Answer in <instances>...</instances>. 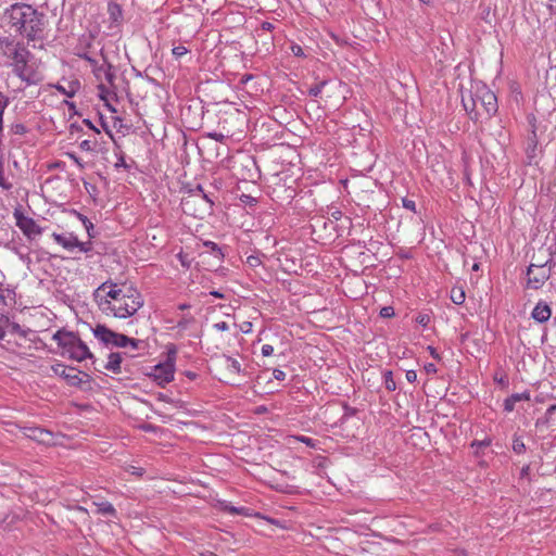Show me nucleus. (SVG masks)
Listing matches in <instances>:
<instances>
[{
    "label": "nucleus",
    "mask_w": 556,
    "mask_h": 556,
    "mask_svg": "<svg viewBox=\"0 0 556 556\" xmlns=\"http://www.w3.org/2000/svg\"><path fill=\"white\" fill-rule=\"evenodd\" d=\"M402 204H403V207H405L406 210H409L412 212H416V203H415V201H413L410 199H407V198H403L402 199Z\"/></svg>",
    "instance_id": "nucleus-37"
},
{
    "label": "nucleus",
    "mask_w": 556,
    "mask_h": 556,
    "mask_svg": "<svg viewBox=\"0 0 556 556\" xmlns=\"http://www.w3.org/2000/svg\"><path fill=\"white\" fill-rule=\"evenodd\" d=\"M185 375H186V377H187L188 379H190V380H195V379L198 378V376H199L197 372H194V371H190V370H187V371L185 372Z\"/></svg>",
    "instance_id": "nucleus-60"
},
{
    "label": "nucleus",
    "mask_w": 556,
    "mask_h": 556,
    "mask_svg": "<svg viewBox=\"0 0 556 556\" xmlns=\"http://www.w3.org/2000/svg\"><path fill=\"white\" fill-rule=\"evenodd\" d=\"M53 239L55 240L56 243H59L60 245H62L64 249L66 250H73L74 248H76V244H77V237L70 232V233H56V232H53L52 235Z\"/></svg>",
    "instance_id": "nucleus-15"
},
{
    "label": "nucleus",
    "mask_w": 556,
    "mask_h": 556,
    "mask_svg": "<svg viewBox=\"0 0 556 556\" xmlns=\"http://www.w3.org/2000/svg\"><path fill=\"white\" fill-rule=\"evenodd\" d=\"M203 191H204V189H203V187H202L201 185H197L194 188H192V189H190V190H189V192H190L191 194H194V195H197V194H200V195H201V193H202Z\"/></svg>",
    "instance_id": "nucleus-55"
},
{
    "label": "nucleus",
    "mask_w": 556,
    "mask_h": 556,
    "mask_svg": "<svg viewBox=\"0 0 556 556\" xmlns=\"http://www.w3.org/2000/svg\"><path fill=\"white\" fill-rule=\"evenodd\" d=\"M224 510L229 513V514H231V515H238V514H242L243 510H245V508L244 507H235V506H231V505H226Z\"/></svg>",
    "instance_id": "nucleus-40"
},
{
    "label": "nucleus",
    "mask_w": 556,
    "mask_h": 556,
    "mask_svg": "<svg viewBox=\"0 0 556 556\" xmlns=\"http://www.w3.org/2000/svg\"><path fill=\"white\" fill-rule=\"evenodd\" d=\"M52 339L63 349V354L76 362H83L87 358L96 362L94 355L90 352L87 344L79 338L78 333L65 329L58 330Z\"/></svg>",
    "instance_id": "nucleus-2"
},
{
    "label": "nucleus",
    "mask_w": 556,
    "mask_h": 556,
    "mask_svg": "<svg viewBox=\"0 0 556 556\" xmlns=\"http://www.w3.org/2000/svg\"><path fill=\"white\" fill-rule=\"evenodd\" d=\"M406 379L410 383L415 382L417 380V372L415 370H407Z\"/></svg>",
    "instance_id": "nucleus-50"
},
{
    "label": "nucleus",
    "mask_w": 556,
    "mask_h": 556,
    "mask_svg": "<svg viewBox=\"0 0 556 556\" xmlns=\"http://www.w3.org/2000/svg\"><path fill=\"white\" fill-rule=\"evenodd\" d=\"M122 359L123 358H122V354L121 353L112 352L109 355V361L105 364L104 368L106 370H109V371L114 372V374H121V371H122V368H121Z\"/></svg>",
    "instance_id": "nucleus-18"
},
{
    "label": "nucleus",
    "mask_w": 556,
    "mask_h": 556,
    "mask_svg": "<svg viewBox=\"0 0 556 556\" xmlns=\"http://www.w3.org/2000/svg\"><path fill=\"white\" fill-rule=\"evenodd\" d=\"M328 80H321L319 81L318 84H315L313 85L309 89H308V94L311 97H314V98H317L320 96L324 87L327 85Z\"/></svg>",
    "instance_id": "nucleus-28"
},
{
    "label": "nucleus",
    "mask_w": 556,
    "mask_h": 556,
    "mask_svg": "<svg viewBox=\"0 0 556 556\" xmlns=\"http://www.w3.org/2000/svg\"><path fill=\"white\" fill-rule=\"evenodd\" d=\"M1 46H4L8 50H10V53L13 51V48L16 46L14 45L13 40L9 38H3L0 40Z\"/></svg>",
    "instance_id": "nucleus-44"
},
{
    "label": "nucleus",
    "mask_w": 556,
    "mask_h": 556,
    "mask_svg": "<svg viewBox=\"0 0 556 556\" xmlns=\"http://www.w3.org/2000/svg\"><path fill=\"white\" fill-rule=\"evenodd\" d=\"M466 295L463 288H453L451 290V300L454 304L460 305L465 302Z\"/></svg>",
    "instance_id": "nucleus-23"
},
{
    "label": "nucleus",
    "mask_w": 556,
    "mask_h": 556,
    "mask_svg": "<svg viewBox=\"0 0 556 556\" xmlns=\"http://www.w3.org/2000/svg\"><path fill=\"white\" fill-rule=\"evenodd\" d=\"M115 166L116 167H124V168L128 167V165L126 164L125 156H124L123 153L118 156V160H117Z\"/></svg>",
    "instance_id": "nucleus-52"
},
{
    "label": "nucleus",
    "mask_w": 556,
    "mask_h": 556,
    "mask_svg": "<svg viewBox=\"0 0 556 556\" xmlns=\"http://www.w3.org/2000/svg\"><path fill=\"white\" fill-rule=\"evenodd\" d=\"M240 200H241V202H243L244 204H248V205H255L257 202L255 198H253L249 194H242Z\"/></svg>",
    "instance_id": "nucleus-41"
},
{
    "label": "nucleus",
    "mask_w": 556,
    "mask_h": 556,
    "mask_svg": "<svg viewBox=\"0 0 556 556\" xmlns=\"http://www.w3.org/2000/svg\"><path fill=\"white\" fill-rule=\"evenodd\" d=\"M380 316L383 318H390L394 316V308L392 306H384L380 309Z\"/></svg>",
    "instance_id": "nucleus-38"
},
{
    "label": "nucleus",
    "mask_w": 556,
    "mask_h": 556,
    "mask_svg": "<svg viewBox=\"0 0 556 556\" xmlns=\"http://www.w3.org/2000/svg\"><path fill=\"white\" fill-rule=\"evenodd\" d=\"M462 102L465 111L468 112L471 121H473L475 123L479 121L482 122L483 114L481 113V111L477 109L473 92H470L468 98L463 97Z\"/></svg>",
    "instance_id": "nucleus-12"
},
{
    "label": "nucleus",
    "mask_w": 556,
    "mask_h": 556,
    "mask_svg": "<svg viewBox=\"0 0 556 556\" xmlns=\"http://www.w3.org/2000/svg\"><path fill=\"white\" fill-rule=\"evenodd\" d=\"M81 130H83L81 126H79V125H77L75 123L71 124V126H70L71 135H74L75 132H79Z\"/></svg>",
    "instance_id": "nucleus-58"
},
{
    "label": "nucleus",
    "mask_w": 556,
    "mask_h": 556,
    "mask_svg": "<svg viewBox=\"0 0 556 556\" xmlns=\"http://www.w3.org/2000/svg\"><path fill=\"white\" fill-rule=\"evenodd\" d=\"M213 327L218 331H227L229 330V325L226 321H219L213 325Z\"/></svg>",
    "instance_id": "nucleus-47"
},
{
    "label": "nucleus",
    "mask_w": 556,
    "mask_h": 556,
    "mask_svg": "<svg viewBox=\"0 0 556 556\" xmlns=\"http://www.w3.org/2000/svg\"><path fill=\"white\" fill-rule=\"evenodd\" d=\"M51 370L55 376L65 379L71 387H80L83 382H90L91 377L86 372L78 371V374H71L70 371L76 370L74 367H67L61 363L51 366Z\"/></svg>",
    "instance_id": "nucleus-6"
},
{
    "label": "nucleus",
    "mask_w": 556,
    "mask_h": 556,
    "mask_svg": "<svg viewBox=\"0 0 556 556\" xmlns=\"http://www.w3.org/2000/svg\"><path fill=\"white\" fill-rule=\"evenodd\" d=\"M27 132H29V128L21 122H13L9 126V134L12 136L23 137Z\"/></svg>",
    "instance_id": "nucleus-21"
},
{
    "label": "nucleus",
    "mask_w": 556,
    "mask_h": 556,
    "mask_svg": "<svg viewBox=\"0 0 556 556\" xmlns=\"http://www.w3.org/2000/svg\"><path fill=\"white\" fill-rule=\"evenodd\" d=\"M491 443H492L491 439H484V440H481V441L475 440L471 443V447L483 448V447L490 446Z\"/></svg>",
    "instance_id": "nucleus-35"
},
{
    "label": "nucleus",
    "mask_w": 556,
    "mask_h": 556,
    "mask_svg": "<svg viewBox=\"0 0 556 556\" xmlns=\"http://www.w3.org/2000/svg\"><path fill=\"white\" fill-rule=\"evenodd\" d=\"M529 400H530L529 391H525L521 393H514L504 401V410L507 413H510L514 410L515 404L517 402L529 401Z\"/></svg>",
    "instance_id": "nucleus-16"
},
{
    "label": "nucleus",
    "mask_w": 556,
    "mask_h": 556,
    "mask_svg": "<svg viewBox=\"0 0 556 556\" xmlns=\"http://www.w3.org/2000/svg\"><path fill=\"white\" fill-rule=\"evenodd\" d=\"M292 52L294 53V55H302L303 54L302 48L300 46H293L292 47Z\"/></svg>",
    "instance_id": "nucleus-63"
},
{
    "label": "nucleus",
    "mask_w": 556,
    "mask_h": 556,
    "mask_svg": "<svg viewBox=\"0 0 556 556\" xmlns=\"http://www.w3.org/2000/svg\"><path fill=\"white\" fill-rule=\"evenodd\" d=\"M247 264H248L250 267L255 268V267H257V266H260V265L262 264V261H261V258H260V256H258V255H250V256H248V258H247Z\"/></svg>",
    "instance_id": "nucleus-34"
},
{
    "label": "nucleus",
    "mask_w": 556,
    "mask_h": 556,
    "mask_svg": "<svg viewBox=\"0 0 556 556\" xmlns=\"http://www.w3.org/2000/svg\"><path fill=\"white\" fill-rule=\"evenodd\" d=\"M4 248L15 252L16 254H18V249L15 247L14 242L11 240V241H8L5 243H3Z\"/></svg>",
    "instance_id": "nucleus-54"
},
{
    "label": "nucleus",
    "mask_w": 556,
    "mask_h": 556,
    "mask_svg": "<svg viewBox=\"0 0 556 556\" xmlns=\"http://www.w3.org/2000/svg\"><path fill=\"white\" fill-rule=\"evenodd\" d=\"M98 71H103V76L105 80L113 86L115 80V73L113 72V65L105 62L104 64L98 66Z\"/></svg>",
    "instance_id": "nucleus-22"
},
{
    "label": "nucleus",
    "mask_w": 556,
    "mask_h": 556,
    "mask_svg": "<svg viewBox=\"0 0 556 556\" xmlns=\"http://www.w3.org/2000/svg\"><path fill=\"white\" fill-rule=\"evenodd\" d=\"M76 248H78L80 252L88 253L92 251L93 245L91 241L81 242L77 239Z\"/></svg>",
    "instance_id": "nucleus-31"
},
{
    "label": "nucleus",
    "mask_w": 556,
    "mask_h": 556,
    "mask_svg": "<svg viewBox=\"0 0 556 556\" xmlns=\"http://www.w3.org/2000/svg\"><path fill=\"white\" fill-rule=\"evenodd\" d=\"M383 382H384V387L388 391H395L396 382L393 379L392 370H386L383 372Z\"/></svg>",
    "instance_id": "nucleus-24"
},
{
    "label": "nucleus",
    "mask_w": 556,
    "mask_h": 556,
    "mask_svg": "<svg viewBox=\"0 0 556 556\" xmlns=\"http://www.w3.org/2000/svg\"><path fill=\"white\" fill-rule=\"evenodd\" d=\"M551 262H552V260L547 261L543 265L531 264L528 267L527 276H528V286L529 287H531L533 289H539L545 283V281L551 276V265L548 267H546L548 264H551Z\"/></svg>",
    "instance_id": "nucleus-7"
},
{
    "label": "nucleus",
    "mask_w": 556,
    "mask_h": 556,
    "mask_svg": "<svg viewBox=\"0 0 556 556\" xmlns=\"http://www.w3.org/2000/svg\"><path fill=\"white\" fill-rule=\"evenodd\" d=\"M494 380H495L497 383L502 384L503 387L508 386V380H507V378H506V377H502V378H500V379H497V378L495 377V378H494Z\"/></svg>",
    "instance_id": "nucleus-62"
},
{
    "label": "nucleus",
    "mask_w": 556,
    "mask_h": 556,
    "mask_svg": "<svg viewBox=\"0 0 556 556\" xmlns=\"http://www.w3.org/2000/svg\"><path fill=\"white\" fill-rule=\"evenodd\" d=\"M56 88H58V90H59V91H61L63 94H65V96H66V97H68V98L74 97V94L76 93V89H75L73 86H71V89H70V90H66V89H65L64 87H62V86H58Z\"/></svg>",
    "instance_id": "nucleus-43"
},
{
    "label": "nucleus",
    "mask_w": 556,
    "mask_h": 556,
    "mask_svg": "<svg viewBox=\"0 0 556 556\" xmlns=\"http://www.w3.org/2000/svg\"><path fill=\"white\" fill-rule=\"evenodd\" d=\"M67 156H68L71 160H73V161L77 164V166H78L79 168H81V169H83V168L85 167V165H84L83 161H81V160H80V159H79L75 153H70V152H68V153H67Z\"/></svg>",
    "instance_id": "nucleus-48"
},
{
    "label": "nucleus",
    "mask_w": 556,
    "mask_h": 556,
    "mask_svg": "<svg viewBox=\"0 0 556 556\" xmlns=\"http://www.w3.org/2000/svg\"><path fill=\"white\" fill-rule=\"evenodd\" d=\"M9 103V98L0 91V114L4 113V110L8 108Z\"/></svg>",
    "instance_id": "nucleus-36"
},
{
    "label": "nucleus",
    "mask_w": 556,
    "mask_h": 556,
    "mask_svg": "<svg viewBox=\"0 0 556 556\" xmlns=\"http://www.w3.org/2000/svg\"><path fill=\"white\" fill-rule=\"evenodd\" d=\"M108 13L112 24L119 25L123 20L122 7L116 2H110L108 5Z\"/></svg>",
    "instance_id": "nucleus-19"
},
{
    "label": "nucleus",
    "mask_w": 556,
    "mask_h": 556,
    "mask_svg": "<svg viewBox=\"0 0 556 556\" xmlns=\"http://www.w3.org/2000/svg\"><path fill=\"white\" fill-rule=\"evenodd\" d=\"M188 52H189V50L185 46H177V47H174L172 50V53L176 59L184 56Z\"/></svg>",
    "instance_id": "nucleus-32"
},
{
    "label": "nucleus",
    "mask_w": 556,
    "mask_h": 556,
    "mask_svg": "<svg viewBox=\"0 0 556 556\" xmlns=\"http://www.w3.org/2000/svg\"><path fill=\"white\" fill-rule=\"evenodd\" d=\"M475 101L477 103V109L483 114L482 121H489L492 116L497 113L498 104L497 98L493 91H491L486 86L477 87L473 92Z\"/></svg>",
    "instance_id": "nucleus-3"
},
{
    "label": "nucleus",
    "mask_w": 556,
    "mask_h": 556,
    "mask_svg": "<svg viewBox=\"0 0 556 556\" xmlns=\"http://www.w3.org/2000/svg\"><path fill=\"white\" fill-rule=\"evenodd\" d=\"M106 287H110V290L106 292V298H110L116 303L122 302V300L125 298L126 289L117 288V285L111 280H108L98 287V289L93 292L94 299H98L100 292L104 291Z\"/></svg>",
    "instance_id": "nucleus-10"
},
{
    "label": "nucleus",
    "mask_w": 556,
    "mask_h": 556,
    "mask_svg": "<svg viewBox=\"0 0 556 556\" xmlns=\"http://www.w3.org/2000/svg\"><path fill=\"white\" fill-rule=\"evenodd\" d=\"M273 376H274V378L276 380L282 381V380L286 379V372L283 370H281V369H278V368L274 369Z\"/></svg>",
    "instance_id": "nucleus-46"
},
{
    "label": "nucleus",
    "mask_w": 556,
    "mask_h": 556,
    "mask_svg": "<svg viewBox=\"0 0 556 556\" xmlns=\"http://www.w3.org/2000/svg\"><path fill=\"white\" fill-rule=\"evenodd\" d=\"M29 329L25 330L23 329L20 324L17 323H12L11 324V332L12 333H16L23 338H26L27 337V333H28Z\"/></svg>",
    "instance_id": "nucleus-30"
},
{
    "label": "nucleus",
    "mask_w": 556,
    "mask_h": 556,
    "mask_svg": "<svg viewBox=\"0 0 556 556\" xmlns=\"http://www.w3.org/2000/svg\"><path fill=\"white\" fill-rule=\"evenodd\" d=\"M330 216L331 218H333L334 220H339L341 217H342V212L340 210H332L330 212Z\"/></svg>",
    "instance_id": "nucleus-56"
},
{
    "label": "nucleus",
    "mask_w": 556,
    "mask_h": 556,
    "mask_svg": "<svg viewBox=\"0 0 556 556\" xmlns=\"http://www.w3.org/2000/svg\"><path fill=\"white\" fill-rule=\"evenodd\" d=\"M97 506V513L100 515L116 517V509L110 502H100L96 503Z\"/></svg>",
    "instance_id": "nucleus-20"
},
{
    "label": "nucleus",
    "mask_w": 556,
    "mask_h": 556,
    "mask_svg": "<svg viewBox=\"0 0 556 556\" xmlns=\"http://www.w3.org/2000/svg\"><path fill=\"white\" fill-rule=\"evenodd\" d=\"M79 148L83 151H87V152L94 151L97 148V140H89V139L83 140L79 144Z\"/></svg>",
    "instance_id": "nucleus-29"
},
{
    "label": "nucleus",
    "mask_w": 556,
    "mask_h": 556,
    "mask_svg": "<svg viewBox=\"0 0 556 556\" xmlns=\"http://www.w3.org/2000/svg\"><path fill=\"white\" fill-rule=\"evenodd\" d=\"M30 52L22 45L16 43L9 56L14 61V68L27 67Z\"/></svg>",
    "instance_id": "nucleus-11"
},
{
    "label": "nucleus",
    "mask_w": 556,
    "mask_h": 556,
    "mask_svg": "<svg viewBox=\"0 0 556 556\" xmlns=\"http://www.w3.org/2000/svg\"><path fill=\"white\" fill-rule=\"evenodd\" d=\"M92 333L105 345L112 344L117 348H125L130 341V338L126 334L115 332L102 324L96 325V327L92 328Z\"/></svg>",
    "instance_id": "nucleus-5"
},
{
    "label": "nucleus",
    "mask_w": 556,
    "mask_h": 556,
    "mask_svg": "<svg viewBox=\"0 0 556 556\" xmlns=\"http://www.w3.org/2000/svg\"><path fill=\"white\" fill-rule=\"evenodd\" d=\"M175 367L174 363L168 361L164 364H159L153 368L151 376L154 381L161 387H164L166 383H169L174 380Z\"/></svg>",
    "instance_id": "nucleus-9"
},
{
    "label": "nucleus",
    "mask_w": 556,
    "mask_h": 556,
    "mask_svg": "<svg viewBox=\"0 0 556 556\" xmlns=\"http://www.w3.org/2000/svg\"><path fill=\"white\" fill-rule=\"evenodd\" d=\"M13 72L21 80L25 81L28 85H35L38 81L37 79H26V76L28 75L27 67L14 68Z\"/></svg>",
    "instance_id": "nucleus-25"
},
{
    "label": "nucleus",
    "mask_w": 556,
    "mask_h": 556,
    "mask_svg": "<svg viewBox=\"0 0 556 556\" xmlns=\"http://www.w3.org/2000/svg\"><path fill=\"white\" fill-rule=\"evenodd\" d=\"M513 451L516 454H522L526 452V445H525L523 441L521 440L520 437H518L516 434L513 438Z\"/></svg>",
    "instance_id": "nucleus-26"
},
{
    "label": "nucleus",
    "mask_w": 556,
    "mask_h": 556,
    "mask_svg": "<svg viewBox=\"0 0 556 556\" xmlns=\"http://www.w3.org/2000/svg\"><path fill=\"white\" fill-rule=\"evenodd\" d=\"M143 305V299L140 292L135 288H127L125 298L117 303L115 313L116 318H127L135 315Z\"/></svg>",
    "instance_id": "nucleus-4"
},
{
    "label": "nucleus",
    "mask_w": 556,
    "mask_h": 556,
    "mask_svg": "<svg viewBox=\"0 0 556 556\" xmlns=\"http://www.w3.org/2000/svg\"><path fill=\"white\" fill-rule=\"evenodd\" d=\"M189 323H190L189 319L182 318L181 320L178 321L177 326L179 328L186 329L188 327Z\"/></svg>",
    "instance_id": "nucleus-59"
},
{
    "label": "nucleus",
    "mask_w": 556,
    "mask_h": 556,
    "mask_svg": "<svg viewBox=\"0 0 556 556\" xmlns=\"http://www.w3.org/2000/svg\"><path fill=\"white\" fill-rule=\"evenodd\" d=\"M530 472V465H525L522 468H521V471H520V476L523 478V477H527Z\"/></svg>",
    "instance_id": "nucleus-61"
},
{
    "label": "nucleus",
    "mask_w": 556,
    "mask_h": 556,
    "mask_svg": "<svg viewBox=\"0 0 556 556\" xmlns=\"http://www.w3.org/2000/svg\"><path fill=\"white\" fill-rule=\"evenodd\" d=\"M416 323L422 327H427L430 323V316L428 314H418L415 318Z\"/></svg>",
    "instance_id": "nucleus-33"
},
{
    "label": "nucleus",
    "mask_w": 556,
    "mask_h": 556,
    "mask_svg": "<svg viewBox=\"0 0 556 556\" xmlns=\"http://www.w3.org/2000/svg\"><path fill=\"white\" fill-rule=\"evenodd\" d=\"M556 412V404L551 405L545 412V424H549L552 421L553 415Z\"/></svg>",
    "instance_id": "nucleus-39"
},
{
    "label": "nucleus",
    "mask_w": 556,
    "mask_h": 556,
    "mask_svg": "<svg viewBox=\"0 0 556 556\" xmlns=\"http://www.w3.org/2000/svg\"><path fill=\"white\" fill-rule=\"evenodd\" d=\"M83 124H85L89 129L93 130L96 134H100V130L92 124L90 119L85 118L83 121Z\"/></svg>",
    "instance_id": "nucleus-51"
},
{
    "label": "nucleus",
    "mask_w": 556,
    "mask_h": 556,
    "mask_svg": "<svg viewBox=\"0 0 556 556\" xmlns=\"http://www.w3.org/2000/svg\"><path fill=\"white\" fill-rule=\"evenodd\" d=\"M222 365L224 366L229 377L239 376L244 374V369L241 364L233 357L223 354L220 356Z\"/></svg>",
    "instance_id": "nucleus-13"
},
{
    "label": "nucleus",
    "mask_w": 556,
    "mask_h": 556,
    "mask_svg": "<svg viewBox=\"0 0 556 556\" xmlns=\"http://www.w3.org/2000/svg\"><path fill=\"white\" fill-rule=\"evenodd\" d=\"M13 215L16 226L28 239H35L42 233L43 229L33 218L24 216L20 210H15Z\"/></svg>",
    "instance_id": "nucleus-8"
},
{
    "label": "nucleus",
    "mask_w": 556,
    "mask_h": 556,
    "mask_svg": "<svg viewBox=\"0 0 556 556\" xmlns=\"http://www.w3.org/2000/svg\"><path fill=\"white\" fill-rule=\"evenodd\" d=\"M30 432L31 433L28 434V437H30L33 439H36V440H40L41 439L40 435H42L45 433V431L42 429H40V428H31Z\"/></svg>",
    "instance_id": "nucleus-42"
},
{
    "label": "nucleus",
    "mask_w": 556,
    "mask_h": 556,
    "mask_svg": "<svg viewBox=\"0 0 556 556\" xmlns=\"http://www.w3.org/2000/svg\"><path fill=\"white\" fill-rule=\"evenodd\" d=\"M208 137H211V138L215 139L216 141H222V140L224 139V135H222V134H216V132H214V134H210V135H208Z\"/></svg>",
    "instance_id": "nucleus-64"
},
{
    "label": "nucleus",
    "mask_w": 556,
    "mask_h": 556,
    "mask_svg": "<svg viewBox=\"0 0 556 556\" xmlns=\"http://www.w3.org/2000/svg\"><path fill=\"white\" fill-rule=\"evenodd\" d=\"M425 370L427 371V374H435L437 372V367L434 364H427L425 366Z\"/></svg>",
    "instance_id": "nucleus-57"
},
{
    "label": "nucleus",
    "mask_w": 556,
    "mask_h": 556,
    "mask_svg": "<svg viewBox=\"0 0 556 556\" xmlns=\"http://www.w3.org/2000/svg\"><path fill=\"white\" fill-rule=\"evenodd\" d=\"M204 245L210 249L211 253L217 257L218 260H222L224 257V253L222 252V249L213 241H205Z\"/></svg>",
    "instance_id": "nucleus-27"
},
{
    "label": "nucleus",
    "mask_w": 556,
    "mask_h": 556,
    "mask_svg": "<svg viewBox=\"0 0 556 556\" xmlns=\"http://www.w3.org/2000/svg\"><path fill=\"white\" fill-rule=\"evenodd\" d=\"M144 342L142 340H138V339H131L130 338V341L128 342V345H130L132 349L135 350H138L141 348V345L143 344Z\"/></svg>",
    "instance_id": "nucleus-49"
},
{
    "label": "nucleus",
    "mask_w": 556,
    "mask_h": 556,
    "mask_svg": "<svg viewBox=\"0 0 556 556\" xmlns=\"http://www.w3.org/2000/svg\"><path fill=\"white\" fill-rule=\"evenodd\" d=\"M275 28V26L270 22H263L261 24V29L264 31H271Z\"/></svg>",
    "instance_id": "nucleus-53"
},
{
    "label": "nucleus",
    "mask_w": 556,
    "mask_h": 556,
    "mask_svg": "<svg viewBox=\"0 0 556 556\" xmlns=\"http://www.w3.org/2000/svg\"><path fill=\"white\" fill-rule=\"evenodd\" d=\"M5 24L28 41L41 39L46 27V15L30 4L14 3L2 15Z\"/></svg>",
    "instance_id": "nucleus-1"
},
{
    "label": "nucleus",
    "mask_w": 556,
    "mask_h": 556,
    "mask_svg": "<svg viewBox=\"0 0 556 556\" xmlns=\"http://www.w3.org/2000/svg\"><path fill=\"white\" fill-rule=\"evenodd\" d=\"M274 353V348L270 344H264L262 346V355L267 357L270 356Z\"/></svg>",
    "instance_id": "nucleus-45"
},
{
    "label": "nucleus",
    "mask_w": 556,
    "mask_h": 556,
    "mask_svg": "<svg viewBox=\"0 0 556 556\" xmlns=\"http://www.w3.org/2000/svg\"><path fill=\"white\" fill-rule=\"evenodd\" d=\"M99 305V308L105 313L106 315L112 314L115 317V313L117 309V303L113 300H109L106 296L99 295L98 299H94Z\"/></svg>",
    "instance_id": "nucleus-17"
},
{
    "label": "nucleus",
    "mask_w": 556,
    "mask_h": 556,
    "mask_svg": "<svg viewBox=\"0 0 556 556\" xmlns=\"http://www.w3.org/2000/svg\"><path fill=\"white\" fill-rule=\"evenodd\" d=\"M552 309L546 302L540 301L531 313V317L538 323H545L551 318Z\"/></svg>",
    "instance_id": "nucleus-14"
}]
</instances>
